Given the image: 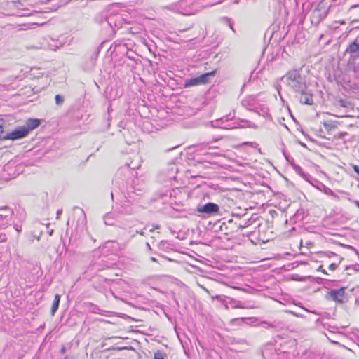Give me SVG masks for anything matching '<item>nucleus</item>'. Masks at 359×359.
Instances as JSON below:
<instances>
[{
    "label": "nucleus",
    "instance_id": "nucleus-1",
    "mask_svg": "<svg viewBox=\"0 0 359 359\" xmlns=\"http://www.w3.org/2000/svg\"><path fill=\"white\" fill-rule=\"evenodd\" d=\"M203 0H180L168 6L170 11L184 15H196L201 11Z\"/></svg>",
    "mask_w": 359,
    "mask_h": 359
},
{
    "label": "nucleus",
    "instance_id": "nucleus-2",
    "mask_svg": "<svg viewBox=\"0 0 359 359\" xmlns=\"http://www.w3.org/2000/svg\"><path fill=\"white\" fill-rule=\"evenodd\" d=\"M282 81L295 93L304 92L307 88L305 79L302 76L300 71L292 69L281 78Z\"/></svg>",
    "mask_w": 359,
    "mask_h": 359
},
{
    "label": "nucleus",
    "instance_id": "nucleus-3",
    "mask_svg": "<svg viewBox=\"0 0 359 359\" xmlns=\"http://www.w3.org/2000/svg\"><path fill=\"white\" fill-rule=\"evenodd\" d=\"M233 118L234 115L231 116L230 114L228 116L211 121L210 124L213 128H219L226 130L237 128L239 127V124L237 122L229 123V121L232 120Z\"/></svg>",
    "mask_w": 359,
    "mask_h": 359
},
{
    "label": "nucleus",
    "instance_id": "nucleus-4",
    "mask_svg": "<svg viewBox=\"0 0 359 359\" xmlns=\"http://www.w3.org/2000/svg\"><path fill=\"white\" fill-rule=\"evenodd\" d=\"M196 211L204 217H210L217 215L219 212V207L216 203L209 202L205 205H198Z\"/></svg>",
    "mask_w": 359,
    "mask_h": 359
},
{
    "label": "nucleus",
    "instance_id": "nucleus-5",
    "mask_svg": "<svg viewBox=\"0 0 359 359\" xmlns=\"http://www.w3.org/2000/svg\"><path fill=\"white\" fill-rule=\"evenodd\" d=\"M13 210L8 206L0 208V228H6L11 222Z\"/></svg>",
    "mask_w": 359,
    "mask_h": 359
},
{
    "label": "nucleus",
    "instance_id": "nucleus-6",
    "mask_svg": "<svg viewBox=\"0 0 359 359\" xmlns=\"http://www.w3.org/2000/svg\"><path fill=\"white\" fill-rule=\"evenodd\" d=\"M312 186L318 189L319 191L323 192L326 195L332 196L334 197H337V195L334 193V191L330 189L329 187H326L321 182L318 180L312 178L311 182H309Z\"/></svg>",
    "mask_w": 359,
    "mask_h": 359
},
{
    "label": "nucleus",
    "instance_id": "nucleus-7",
    "mask_svg": "<svg viewBox=\"0 0 359 359\" xmlns=\"http://www.w3.org/2000/svg\"><path fill=\"white\" fill-rule=\"evenodd\" d=\"M28 135L27 130L23 126L17 128L11 133H8L6 140H18L26 137Z\"/></svg>",
    "mask_w": 359,
    "mask_h": 359
},
{
    "label": "nucleus",
    "instance_id": "nucleus-8",
    "mask_svg": "<svg viewBox=\"0 0 359 359\" xmlns=\"http://www.w3.org/2000/svg\"><path fill=\"white\" fill-rule=\"evenodd\" d=\"M327 15V12L322 11L319 6H317L311 13V23L318 25Z\"/></svg>",
    "mask_w": 359,
    "mask_h": 359
},
{
    "label": "nucleus",
    "instance_id": "nucleus-9",
    "mask_svg": "<svg viewBox=\"0 0 359 359\" xmlns=\"http://www.w3.org/2000/svg\"><path fill=\"white\" fill-rule=\"evenodd\" d=\"M330 297L339 303H343L345 298V288L341 287L338 290H332L329 292Z\"/></svg>",
    "mask_w": 359,
    "mask_h": 359
},
{
    "label": "nucleus",
    "instance_id": "nucleus-10",
    "mask_svg": "<svg viewBox=\"0 0 359 359\" xmlns=\"http://www.w3.org/2000/svg\"><path fill=\"white\" fill-rule=\"evenodd\" d=\"M242 105L250 111H257L256 107L257 102L253 96H248L245 97L241 102Z\"/></svg>",
    "mask_w": 359,
    "mask_h": 359
},
{
    "label": "nucleus",
    "instance_id": "nucleus-11",
    "mask_svg": "<svg viewBox=\"0 0 359 359\" xmlns=\"http://www.w3.org/2000/svg\"><path fill=\"white\" fill-rule=\"evenodd\" d=\"M298 94L301 95L299 101L302 104L312 105L313 104V95L309 92L308 88L304 92H300Z\"/></svg>",
    "mask_w": 359,
    "mask_h": 359
},
{
    "label": "nucleus",
    "instance_id": "nucleus-12",
    "mask_svg": "<svg viewBox=\"0 0 359 359\" xmlns=\"http://www.w3.org/2000/svg\"><path fill=\"white\" fill-rule=\"evenodd\" d=\"M40 124V121L36 118H30L26 121V124L23 126L24 128L27 130V133L32 130L36 128Z\"/></svg>",
    "mask_w": 359,
    "mask_h": 359
},
{
    "label": "nucleus",
    "instance_id": "nucleus-13",
    "mask_svg": "<svg viewBox=\"0 0 359 359\" xmlns=\"http://www.w3.org/2000/svg\"><path fill=\"white\" fill-rule=\"evenodd\" d=\"M294 168L295 172L298 175H299L304 180H305L308 182H311V180H312L313 177L309 174L304 172L302 168L300 166L295 165L294 167Z\"/></svg>",
    "mask_w": 359,
    "mask_h": 359
},
{
    "label": "nucleus",
    "instance_id": "nucleus-14",
    "mask_svg": "<svg viewBox=\"0 0 359 359\" xmlns=\"http://www.w3.org/2000/svg\"><path fill=\"white\" fill-rule=\"evenodd\" d=\"M214 74H215V72L213 71V72L205 73V74H203L199 76H198L199 82L201 83V84H204V83H208L209 78L210 76H214Z\"/></svg>",
    "mask_w": 359,
    "mask_h": 359
},
{
    "label": "nucleus",
    "instance_id": "nucleus-15",
    "mask_svg": "<svg viewBox=\"0 0 359 359\" xmlns=\"http://www.w3.org/2000/svg\"><path fill=\"white\" fill-rule=\"evenodd\" d=\"M114 214L113 213H107L104 216V222L105 223V224L107 225H114L115 224V220H114Z\"/></svg>",
    "mask_w": 359,
    "mask_h": 359
},
{
    "label": "nucleus",
    "instance_id": "nucleus-16",
    "mask_svg": "<svg viewBox=\"0 0 359 359\" xmlns=\"http://www.w3.org/2000/svg\"><path fill=\"white\" fill-rule=\"evenodd\" d=\"M60 301V294H55V298H54V301L53 302L52 307H51V313H52V315H54L55 313L56 312V311L57 310L58 306H59Z\"/></svg>",
    "mask_w": 359,
    "mask_h": 359
},
{
    "label": "nucleus",
    "instance_id": "nucleus-17",
    "mask_svg": "<svg viewBox=\"0 0 359 359\" xmlns=\"http://www.w3.org/2000/svg\"><path fill=\"white\" fill-rule=\"evenodd\" d=\"M201 83L199 82V79H198V77H196V78H191L190 79H187L186 81H185V87H190V86H198V85H200Z\"/></svg>",
    "mask_w": 359,
    "mask_h": 359
},
{
    "label": "nucleus",
    "instance_id": "nucleus-18",
    "mask_svg": "<svg viewBox=\"0 0 359 359\" xmlns=\"http://www.w3.org/2000/svg\"><path fill=\"white\" fill-rule=\"evenodd\" d=\"M143 187H138L136 189L133 187H131L128 190V194L130 195L129 196L132 198V194H136L137 196L141 195L143 192Z\"/></svg>",
    "mask_w": 359,
    "mask_h": 359
},
{
    "label": "nucleus",
    "instance_id": "nucleus-19",
    "mask_svg": "<svg viewBox=\"0 0 359 359\" xmlns=\"http://www.w3.org/2000/svg\"><path fill=\"white\" fill-rule=\"evenodd\" d=\"M261 325H263L265 328H276L278 327L280 325L278 322H273V323H268L266 321H263L261 323Z\"/></svg>",
    "mask_w": 359,
    "mask_h": 359
},
{
    "label": "nucleus",
    "instance_id": "nucleus-20",
    "mask_svg": "<svg viewBox=\"0 0 359 359\" xmlns=\"http://www.w3.org/2000/svg\"><path fill=\"white\" fill-rule=\"evenodd\" d=\"M359 50V44L356 42H353L351 43L346 49V52H349L351 53H356Z\"/></svg>",
    "mask_w": 359,
    "mask_h": 359
},
{
    "label": "nucleus",
    "instance_id": "nucleus-21",
    "mask_svg": "<svg viewBox=\"0 0 359 359\" xmlns=\"http://www.w3.org/2000/svg\"><path fill=\"white\" fill-rule=\"evenodd\" d=\"M4 121L0 120V139L6 140L8 133H6L4 130Z\"/></svg>",
    "mask_w": 359,
    "mask_h": 359
},
{
    "label": "nucleus",
    "instance_id": "nucleus-22",
    "mask_svg": "<svg viewBox=\"0 0 359 359\" xmlns=\"http://www.w3.org/2000/svg\"><path fill=\"white\" fill-rule=\"evenodd\" d=\"M222 21L224 22V24H226V25H228V27H229V28L235 33L236 31L233 28V22L230 19V18H228L226 17L225 18H223L222 19Z\"/></svg>",
    "mask_w": 359,
    "mask_h": 359
},
{
    "label": "nucleus",
    "instance_id": "nucleus-23",
    "mask_svg": "<svg viewBox=\"0 0 359 359\" xmlns=\"http://www.w3.org/2000/svg\"><path fill=\"white\" fill-rule=\"evenodd\" d=\"M203 3L201 4V5H203V6L201 7V10H203V8H205L206 7L212 6L217 3L213 0H203Z\"/></svg>",
    "mask_w": 359,
    "mask_h": 359
},
{
    "label": "nucleus",
    "instance_id": "nucleus-24",
    "mask_svg": "<svg viewBox=\"0 0 359 359\" xmlns=\"http://www.w3.org/2000/svg\"><path fill=\"white\" fill-rule=\"evenodd\" d=\"M118 244L116 241H108L105 243L104 247L105 248H116L118 247Z\"/></svg>",
    "mask_w": 359,
    "mask_h": 359
},
{
    "label": "nucleus",
    "instance_id": "nucleus-25",
    "mask_svg": "<svg viewBox=\"0 0 359 359\" xmlns=\"http://www.w3.org/2000/svg\"><path fill=\"white\" fill-rule=\"evenodd\" d=\"M241 121L245 123V127L250 128H255V129L257 128V125H256L255 123H252L250 121L241 120Z\"/></svg>",
    "mask_w": 359,
    "mask_h": 359
},
{
    "label": "nucleus",
    "instance_id": "nucleus-26",
    "mask_svg": "<svg viewBox=\"0 0 359 359\" xmlns=\"http://www.w3.org/2000/svg\"><path fill=\"white\" fill-rule=\"evenodd\" d=\"M55 103L57 105H62L64 103V97L60 95H56L55 97Z\"/></svg>",
    "mask_w": 359,
    "mask_h": 359
},
{
    "label": "nucleus",
    "instance_id": "nucleus-27",
    "mask_svg": "<svg viewBox=\"0 0 359 359\" xmlns=\"http://www.w3.org/2000/svg\"><path fill=\"white\" fill-rule=\"evenodd\" d=\"M323 126L325 127V128L327 130V131H330V130H332L333 128H334L336 126L332 124V123H327V122H325L323 123Z\"/></svg>",
    "mask_w": 359,
    "mask_h": 359
},
{
    "label": "nucleus",
    "instance_id": "nucleus-28",
    "mask_svg": "<svg viewBox=\"0 0 359 359\" xmlns=\"http://www.w3.org/2000/svg\"><path fill=\"white\" fill-rule=\"evenodd\" d=\"M164 358L165 355L160 351H158L154 353V359H164Z\"/></svg>",
    "mask_w": 359,
    "mask_h": 359
},
{
    "label": "nucleus",
    "instance_id": "nucleus-29",
    "mask_svg": "<svg viewBox=\"0 0 359 359\" xmlns=\"http://www.w3.org/2000/svg\"><path fill=\"white\" fill-rule=\"evenodd\" d=\"M347 135H348V133L346 132H341V133H339L338 134L335 135L334 136V138H335V139H342L344 137H345Z\"/></svg>",
    "mask_w": 359,
    "mask_h": 359
},
{
    "label": "nucleus",
    "instance_id": "nucleus-30",
    "mask_svg": "<svg viewBox=\"0 0 359 359\" xmlns=\"http://www.w3.org/2000/svg\"><path fill=\"white\" fill-rule=\"evenodd\" d=\"M245 320V318H234V319H232L231 320V323H243L244 322Z\"/></svg>",
    "mask_w": 359,
    "mask_h": 359
},
{
    "label": "nucleus",
    "instance_id": "nucleus-31",
    "mask_svg": "<svg viewBox=\"0 0 359 359\" xmlns=\"http://www.w3.org/2000/svg\"><path fill=\"white\" fill-rule=\"evenodd\" d=\"M14 229H15L16 231H18V233L21 232L22 231V226L20 224H14Z\"/></svg>",
    "mask_w": 359,
    "mask_h": 359
},
{
    "label": "nucleus",
    "instance_id": "nucleus-32",
    "mask_svg": "<svg viewBox=\"0 0 359 359\" xmlns=\"http://www.w3.org/2000/svg\"><path fill=\"white\" fill-rule=\"evenodd\" d=\"M231 302H235L236 304L233 306V308H243L241 304L239 302H236L234 299H231Z\"/></svg>",
    "mask_w": 359,
    "mask_h": 359
},
{
    "label": "nucleus",
    "instance_id": "nucleus-33",
    "mask_svg": "<svg viewBox=\"0 0 359 359\" xmlns=\"http://www.w3.org/2000/svg\"><path fill=\"white\" fill-rule=\"evenodd\" d=\"M337 267V264H335V263H332L331 264H330L329 266V269L332 270V271H334Z\"/></svg>",
    "mask_w": 359,
    "mask_h": 359
},
{
    "label": "nucleus",
    "instance_id": "nucleus-34",
    "mask_svg": "<svg viewBox=\"0 0 359 359\" xmlns=\"http://www.w3.org/2000/svg\"><path fill=\"white\" fill-rule=\"evenodd\" d=\"M326 255L328 257H334V256H337V255L333 252H325Z\"/></svg>",
    "mask_w": 359,
    "mask_h": 359
},
{
    "label": "nucleus",
    "instance_id": "nucleus-35",
    "mask_svg": "<svg viewBox=\"0 0 359 359\" xmlns=\"http://www.w3.org/2000/svg\"><path fill=\"white\" fill-rule=\"evenodd\" d=\"M353 170L354 171L358 173L359 175V166L358 165H354L353 166Z\"/></svg>",
    "mask_w": 359,
    "mask_h": 359
},
{
    "label": "nucleus",
    "instance_id": "nucleus-36",
    "mask_svg": "<svg viewBox=\"0 0 359 359\" xmlns=\"http://www.w3.org/2000/svg\"><path fill=\"white\" fill-rule=\"evenodd\" d=\"M318 271H322L323 273H325V274L327 273V272L325 271V270L323 269V266H320L318 267Z\"/></svg>",
    "mask_w": 359,
    "mask_h": 359
},
{
    "label": "nucleus",
    "instance_id": "nucleus-37",
    "mask_svg": "<svg viewBox=\"0 0 359 359\" xmlns=\"http://www.w3.org/2000/svg\"><path fill=\"white\" fill-rule=\"evenodd\" d=\"M214 298H215V299H217V300H219V301H222V297H221V296H219V295H217V296H215Z\"/></svg>",
    "mask_w": 359,
    "mask_h": 359
},
{
    "label": "nucleus",
    "instance_id": "nucleus-38",
    "mask_svg": "<svg viewBox=\"0 0 359 359\" xmlns=\"http://www.w3.org/2000/svg\"><path fill=\"white\" fill-rule=\"evenodd\" d=\"M6 241V238L5 235L3 236V238H1L0 242H4Z\"/></svg>",
    "mask_w": 359,
    "mask_h": 359
},
{
    "label": "nucleus",
    "instance_id": "nucleus-39",
    "mask_svg": "<svg viewBox=\"0 0 359 359\" xmlns=\"http://www.w3.org/2000/svg\"><path fill=\"white\" fill-rule=\"evenodd\" d=\"M137 233L142 235V236H144L145 235V232L144 231V230H142L141 231H137Z\"/></svg>",
    "mask_w": 359,
    "mask_h": 359
},
{
    "label": "nucleus",
    "instance_id": "nucleus-40",
    "mask_svg": "<svg viewBox=\"0 0 359 359\" xmlns=\"http://www.w3.org/2000/svg\"><path fill=\"white\" fill-rule=\"evenodd\" d=\"M62 212V210H58L57 212V218L59 217V215L61 214Z\"/></svg>",
    "mask_w": 359,
    "mask_h": 359
},
{
    "label": "nucleus",
    "instance_id": "nucleus-41",
    "mask_svg": "<svg viewBox=\"0 0 359 359\" xmlns=\"http://www.w3.org/2000/svg\"><path fill=\"white\" fill-rule=\"evenodd\" d=\"M222 303L224 304V305L225 308H226V309H229V306H228L227 304H226L224 301H222Z\"/></svg>",
    "mask_w": 359,
    "mask_h": 359
},
{
    "label": "nucleus",
    "instance_id": "nucleus-42",
    "mask_svg": "<svg viewBox=\"0 0 359 359\" xmlns=\"http://www.w3.org/2000/svg\"><path fill=\"white\" fill-rule=\"evenodd\" d=\"M203 289L207 292V293H210L208 290H207L205 287H203Z\"/></svg>",
    "mask_w": 359,
    "mask_h": 359
},
{
    "label": "nucleus",
    "instance_id": "nucleus-43",
    "mask_svg": "<svg viewBox=\"0 0 359 359\" xmlns=\"http://www.w3.org/2000/svg\"><path fill=\"white\" fill-rule=\"evenodd\" d=\"M151 260H152L153 262H156V261H157V260H156V258H154V257H151Z\"/></svg>",
    "mask_w": 359,
    "mask_h": 359
},
{
    "label": "nucleus",
    "instance_id": "nucleus-44",
    "mask_svg": "<svg viewBox=\"0 0 359 359\" xmlns=\"http://www.w3.org/2000/svg\"><path fill=\"white\" fill-rule=\"evenodd\" d=\"M61 351H62V353H65V348H62V350H61Z\"/></svg>",
    "mask_w": 359,
    "mask_h": 359
},
{
    "label": "nucleus",
    "instance_id": "nucleus-45",
    "mask_svg": "<svg viewBox=\"0 0 359 359\" xmlns=\"http://www.w3.org/2000/svg\"><path fill=\"white\" fill-rule=\"evenodd\" d=\"M147 248H150V245L148 243H147Z\"/></svg>",
    "mask_w": 359,
    "mask_h": 359
},
{
    "label": "nucleus",
    "instance_id": "nucleus-46",
    "mask_svg": "<svg viewBox=\"0 0 359 359\" xmlns=\"http://www.w3.org/2000/svg\"><path fill=\"white\" fill-rule=\"evenodd\" d=\"M342 259H343V258H342V257H340V258H339V263L341 262V260H342Z\"/></svg>",
    "mask_w": 359,
    "mask_h": 359
},
{
    "label": "nucleus",
    "instance_id": "nucleus-47",
    "mask_svg": "<svg viewBox=\"0 0 359 359\" xmlns=\"http://www.w3.org/2000/svg\"><path fill=\"white\" fill-rule=\"evenodd\" d=\"M53 232V230L51 231H49V233L51 235Z\"/></svg>",
    "mask_w": 359,
    "mask_h": 359
},
{
    "label": "nucleus",
    "instance_id": "nucleus-48",
    "mask_svg": "<svg viewBox=\"0 0 359 359\" xmlns=\"http://www.w3.org/2000/svg\"><path fill=\"white\" fill-rule=\"evenodd\" d=\"M53 232V230L51 231H49V233L51 235Z\"/></svg>",
    "mask_w": 359,
    "mask_h": 359
}]
</instances>
